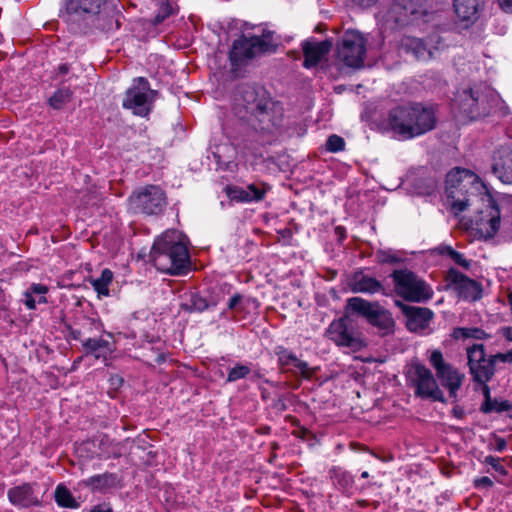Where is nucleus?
Wrapping results in <instances>:
<instances>
[{"label": "nucleus", "mask_w": 512, "mask_h": 512, "mask_svg": "<svg viewBox=\"0 0 512 512\" xmlns=\"http://www.w3.org/2000/svg\"><path fill=\"white\" fill-rule=\"evenodd\" d=\"M489 382H485L484 384H474V390H480L482 392V395L484 397V401L482 402L480 406V411L482 410H489L490 409V403L492 402L491 397V389L488 385Z\"/></svg>", "instance_id": "44"}, {"label": "nucleus", "mask_w": 512, "mask_h": 512, "mask_svg": "<svg viewBox=\"0 0 512 512\" xmlns=\"http://www.w3.org/2000/svg\"><path fill=\"white\" fill-rule=\"evenodd\" d=\"M468 174V171L465 169L454 168L452 169L446 176V196L447 198H454L456 196V192L467 193V183L462 178L463 175Z\"/></svg>", "instance_id": "25"}, {"label": "nucleus", "mask_w": 512, "mask_h": 512, "mask_svg": "<svg viewBox=\"0 0 512 512\" xmlns=\"http://www.w3.org/2000/svg\"><path fill=\"white\" fill-rule=\"evenodd\" d=\"M365 54V39L358 31L354 30V70L363 67Z\"/></svg>", "instance_id": "33"}, {"label": "nucleus", "mask_w": 512, "mask_h": 512, "mask_svg": "<svg viewBox=\"0 0 512 512\" xmlns=\"http://www.w3.org/2000/svg\"><path fill=\"white\" fill-rule=\"evenodd\" d=\"M467 366L473 384H484L490 382L497 372L493 360L486 354L485 346L481 343H474L466 348Z\"/></svg>", "instance_id": "10"}, {"label": "nucleus", "mask_w": 512, "mask_h": 512, "mask_svg": "<svg viewBox=\"0 0 512 512\" xmlns=\"http://www.w3.org/2000/svg\"><path fill=\"white\" fill-rule=\"evenodd\" d=\"M72 94L69 87H61L50 97L49 103L54 109H61L71 100Z\"/></svg>", "instance_id": "35"}, {"label": "nucleus", "mask_w": 512, "mask_h": 512, "mask_svg": "<svg viewBox=\"0 0 512 512\" xmlns=\"http://www.w3.org/2000/svg\"><path fill=\"white\" fill-rule=\"evenodd\" d=\"M218 302V299L213 296L205 297L199 293H191L183 308L190 313H202L215 308Z\"/></svg>", "instance_id": "26"}, {"label": "nucleus", "mask_w": 512, "mask_h": 512, "mask_svg": "<svg viewBox=\"0 0 512 512\" xmlns=\"http://www.w3.org/2000/svg\"><path fill=\"white\" fill-rule=\"evenodd\" d=\"M275 354L278 357L279 365L283 368H295V373L301 374L304 378H310L313 371L310 369L309 364L305 361L298 359L295 353L288 350L283 346L275 348Z\"/></svg>", "instance_id": "22"}, {"label": "nucleus", "mask_w": 512, "mask_h": 512, "mask_svg": "<svg viewBox=\"0 0 512 512\" xmlns=\"http://www.w3.org/2000/svg\"><path fill=\"white\" fill-rule=\"evenodd\" d=\"M251 369L247 365L237 364L235 367L231 368L228 372L227 382H235L240 379L245 378Z\"/></svg>", "instance_id": "42"}, {"label": "nucleus", "mask_w": 512, "mask_h": 512, "mask_svg": "<svg viewBox=\"0 0 512 512\" xmlns=\"http://www.w3.org/2000/svg\"><path fill=\"white\" fill-rule=\"evenodd\" d=\"M82 346L86 354H91L95 358H106L112 352V345L108 340L102 338H87Z\"/></svg>", "instance_id": "29"}, {"label": "nucleus", "mask_w": 512, "mask_h": 512, "mask_svg": "<svg viewBox=\"0 0 512 512\" xmlns=\"http://www.w3.org/2000/svg\"><path fill=\"white\" fill-rule=\"evenodd\" d=\"M494 485L493 481L488 476H482L473 480V486L477 490H488Z\"/></svg>", "instance_id": "48"}, {"label": "nucleus", "mask_w": 512, "mask_h": 512, "mask_svg": "<svg viewBox=\"0 0 512 512\" xmlns=\"http://www.w3.org/2000/svg\"><path fill=\"white\" fill-rule=\"evenodd\" d=\"M128 202L129 209L133 212L157 215L166 206V196L160 187L148 185L133 192Z\"/></svg>", "instance_id": "9"}, {"label": "nucleus", "mask_w": 512, "mask_h": 512, "mask_svg": "<svg viewBox=\"0 0 512 512\" xmlns=\"http://www.w3.org/2000/svg\"><path fill=\"white\" fill-rule=\"evenodd\" d=\"M258 145H259L258 140H255L254 142H249V141L244 140V142H243V148L247 149L251 152H254L255 150H257Z\"/></svg>", "instance_id": "60"}, {"label": "nucleus", "mask_w": 512, "mask_h": 512, "mask_svg": "<svg viewBox=\"0 0 512 512\" xmlns=\"http://www.w3.org/2000/svg\"><path fill=\"white\" fill-rule=\"evenodd\" d=\"M489 407H490L489 410L485 409V410H482L481 412L484 414H490L493 412H496V413L507 412L508 417L512 419V403H510V401L493 398Z\"/></svg>", "instance_id": "38"}, {"label": "nucleus", "mask_w": 512, "mask_h": 512, "mask_svg": "<svg viewBox=\"0 0 512 512\" xmlns=\"http://www.w3.org/2000/svg\"><path fill=\"white\" fill-rule=\"evenodd\" d=\"M231 105L234 115L256 131L273 133L282 126L283 106L262 86L238 85Z\"/></svg>", "instance_id": "1"}, {"label": "nucleus", "mask_w": 512, "mask_h": 512, "mask_svg": "<svg viewBox=\"0 0 512 512\" xmlns=\"http://www.w3.org/2000/svg\"><path fill=\"white\" fill-rule=\"evenodd\" d=\"M449 258L466 270H469L471 267V260L466 259L462 253L456 250Z\"/></svg>", "instance_id": "49"}, {"label": "nucleus", "mask_w": 512, "mask_h": 512, "mask_svg": "<svg viewBox=\"0 0 512 512\" xmlns=\"http://www.w3.org/2000/svg\"><path fill=\"white\" fill-rule=\"evenodd\" d=\"M492 171L498 179L505 183H512V149L507 146L500 147L494 154Z\"/></svg>", "instance_id": "21"}, {"label": "nucleus", "mask_w": 512, "mask_h": 512, "mask_svg": "<svg viewBox=\"0 0 512 512\" xmlns=\"http://www.w3.org/2000/svg\"><path fill=\"white\" fill-rule=\"evenodd\" d=\"M451 412H452L453 416L458 419H463L465 417V411L459 405L454 406Z\"/></svg>", "instance_id": "58"}, {"label": "nucleus", "mask_w": 512, "mask_h": 512, "mask_svg": "<svg viewBox=\"0 0 512 512\" xmlns=\"http://www.w3.org/2000/svg\"><path fill=\"white\" fill-rule=\"evenodd\" d=\"M27 290L33 295H45L48 292V287L43 284H32Z\"/></svg>", "instance_id": "54"}, {"label": "nucleus", "mask_w": 512, "mask_h": 512, "mask_svg": "<svg viewBox=\"0 0 512 512\" xmlns=\"http://www.w3.org/2000/svg\"><path fill=\"white\" fill-rule=\"evenodd\" d=\"M499 101V95L491 89L468 88L456 94L453 109L473 121L495 112Z\"/></svg>", "instance_id": "4"}, {"label": "nucleus", "mask_w": 512, "mask_h": 512, "mask_svg": "<svg viewBox=\"0 0 512 512\" xmlns=\"http://www.w3.org/2000/svg\"><path fill=\"white\" fill-rule=\"evenodd\" d=\"M88 281L97 292L99 298L107 297L109 296V285L113 281V272L105 268L98 278H90Z\"/></svg>", "instance_id": "31"}, {"label": "nucleus", "mask_w": 512, "mask_h": 512, "mask_svg": "<svg viewBox=\"0 0 512 512\" xmlns=\"http://www.w3.org/2000/svg\"><path fill=\"white\" fill-rule=\"evenodd\" d=\"M378 0H354V4L358 5L361 8H370L374 6Z\"/></svg>", "instance_id": "56"}, {"label": "nucleus", "mask_w": 512, "mask_h": 512, "mask_svg": "<svg viewBox=\"0 0 512 512\" xmlns=\"http://www.w3.org/2000/svg\"><path fill=\"white\" fill-rule=\"evenodd\" d=\"M399 294L408 301L425 302L432 298L433 291L425 281L418 279L414 272L402 269L391 274Z\"/></svg>", "instance_id": "7"}, {"label": "nucleus", "mask_w": 512, "mask_h": 512, "mask_svg": "<svg viewBox=\"0 0 512 512\" xmlns=\"http://www.w3.org/2000/svg\"><path fill=\"white\" fill-rule=\"evenodd\" d=\"M55 501L60 507L77 509L79 503L72 496L71 492L63 485H58L55 490Z\"/></svg>", "instance_id": "34"}, {"label": "nucleus", "mask_w": 512, "mask_h": 512, "mask_svg": "<svg viewBox=\"0 0 512 512\" xmlns=\"http://www.w3.org/2000/svg\"><path fill=\"white\" fill-rule=\"evenodd\" d=\"M382 290L383 286L376 278L354 272V293L361 292L374 294Z\"/></svg>", "instance_id": "30"}, {"label": "nucleus", "mask_w": 512, "mask_h": 512, "mask_svg": "<svg viewBox=\"0 0 512 512\" xmlns=\"http://www.w3.org/2000/svg\"><path fill=\"white\" fill-rule=\"evenodd\" d=\"M411 386L415 388V395L423 399L445 402L444 394L439 388L430 369L422 363H415L408 372Z\"/></svg>", "instance_id": "11"}, {"label": "nucleus", "mask_w": 512, "mask_h": 512, "mask_svg": "<svg viewBox=\"0 0 512 512\" xmlns=\"http://www.w3.org/2000/svg\"><path fill=\"white\" fill-rule=\"evenodd\" d=\"M467 193H461L456 192V196L454 198H448L451 200V212L454 215H459L461 212H463L468 206H469V199L466 197Z\"/></svg>", "instance_id": "40"}, {"label": "nucleus", "mask_w": 512, "mask_h": 512, "mask_svg": "<svg viewBox=\"0 0 512 512\" xmlns=\"http://www.w3.org/2000/svg\"><path fill=\"white\" fill-rule=\"evenodd\" d=\"M345 148V141L342 137L333 134L330 135L326 141V149L331 153H337Z\"/></svg>", "instance_id": "43"}, {"label": "nucleus", "mask_w": 512, "mask_h": 512, "mask_svg": "<svg viewBox=\"0 0 512 512\" xmlns=\"http://www.w3.org/2000/svg\"><path fill=\"white\" fill-rule=\"evenodd\" d=\"M437 250L440 255L448 257H450L455 252V249L449 245H441L437 248Z\"/></svg>", "instance_id": "55"}, {"label": "nucleus", "mask_w": 512, "mask_h": 512, "mask_svg": "<svg viewBox=\"0 0 512 512\" xmlns=\"http://www.w3.org/2000/svg\"><path fill=\"white\" fill-rule=\"evenodd\" d=\"M212 156L217 163L218 167H222L227 164V161L223 160L220 153L219 148H217V151H212Z\"/></svg>", "instance_id": "59"}, {"label": "nucleus", "mask_w": 512, "mask_h": 512, "mask_svg": "<svg viewBox=\"0 0 512 512\" xmlns=\"http://www.w3.org/2000/svg\"><path fill=\"white\" fill-rule=\"evenodd\" d=\"M333 42L330 39L317 41L315 39H307L302 42L304 61L303 66L306 69L316 67L324 60L331 51Z\"/></svg>", "instance_id": "19"}, {"label": "nucleus", "mask_w": 512, "mask_h": 512, "mask_svg": "<svg viewBox=\"0 0 512 512\" xmlns=\"http://www.w3.org/2000/svg\"><path fill=\"white\" fill-rule=\"evenodd\" d=\"M159 9L153 19V24H161L167 17L173 13L172 6L168 0H158Z\"/></svg>", "instance_id": "41"}, {"label": "nucleus", "mask_w": 512, "mask_h": 512, "mask_svg": "<svg viewBox=\"0 0 512 512\" xmlns=\"http://www.w3.org/2000/svg\"><path fill=\"white\" fill-rule=\"evenodd\" d=\"M377 259L380 263L396 264L400 258L391 250H380L377 253Z\"/></svg>", "instance_id": "46"}, {"label": "nucleus", "mask_w": 512, "mask_h": 512, "mask_svg": "<svg viewBox=\"0 0 512 512\" xmlns=\"http://www.w3.org/2000/svg\"><path fill=\"white\" fill-rule=\"evenodd\" d=\"M414 187L420 194L431 195L436 190L437 181L431 176L420 177L415 180Z\"/></svg>", "instance_id": "37"}, {"label": "nucleus", "mask_w": 512, "mask_h": 512, "mask_svg": "<svg viewBox=\"0 0 512 512\" xmlns=\"http://www.w3.org/2000/svg\"><path fill=\"white\" fill-rule=\"evenodd\" d=\"M336 65L339 70L349 72L352 69V32L347 29L336 44Z\"/></svg>", "instance_id": "23"}, {"label": "nucleus", "mask_w": 512, "mask_h": 512, "mask_svg": "<svg viewBox=\"0 0 512 512\" xmlns=\"http://www.w3.org/2000/svg\"><path fill=\"white\" fill-rule=\"evenodd\" d=\"M489 358L493 360L494 367H497V363H512V349L507 352H498L496 354L489 355Z\"/></svg>", "instance_id": "47"}, {"label": "nucleus", "mask_w": 512, "mask_h": 512, "mask_svg": "<svg viewBox=\"0 0 512 512\" xmlns=\"http://www.w3.org/2000/svg\"><path fill=\"white\" fill-rule=\"evenodd\" d=\"M267 189L268 187L263 183H252L245 187L250 202L262 200Z\"/></svg>", "instance_id": "39"}, {"label": "nucleus", "mask_w": 512, "mask_h": 512, "mask_svg": "<svg viewBox=\"0 0 512 512\" xmlns=\"http://www.w3.org/2000/svg\"><path fill=\"white\" fill-rule=\"evenodd\" d=\"M331 474L333 483L344 492H349L352 481L351 475L348 472L341 470V468H333L331 470Z\"/></svg>", "instance_id": "36"}, {"label": "nucleus", "mask_w": 512, "mask_h": 512, "mask_svg": "<svg viewBox=\"0 0 512 512\" xmlns=\"http://www.w3.org/2000/svg\"><path fill=\"white\" fill-rule=\"evenodd\" d=\"M436 125L435 108L416 101L394 106L377 123L380 131L391 133L395 139L401 141L421 137L434 130Z\"/></svg>", "instance_id": "2"}, {"label": "nucleus", "mask_w": 512, "mask_h": 512, "mask_svg": "<svg viewBox=\"0 0 512 512\" xmlns=\"http://www.w3.org/2000/svg\"><path fill=\"white\" fill-rule=\"evenodd\" d=\"M452 337L456 340L469 338L483 340L489 338V335L478 327H457L453 330Z\"/></svg>", "instance_id": "32"}, {"label": "nucleus", "mask_w": 512, "mask_h": 512, "mask_svg": "<svg viewBox=\"0 0 512 512\" xmlns=\"http://www.w3.org/2000/svg\"><path fill=\"white\" fill-rule=\"evenodd\" d=\"M242 299H243V296L241 294H239V293L234 294L229 299V301L227 303V308L229 310H236V309L242 310L243 309L241 307Z\"/></svg>", "instance_id": "50"}, {"label": "nucleus", "mask_w": 512, "mask_h": 512, "mask_svg": "<svg viewBox=\"0 0 512 512\" xmlns=\"http://www.w3.org/2000/svg\"><path fill=\"white\" fill-rule=\"evenodd\" d=\"M483 463L488 464L493 470L498 472L502 476L508 475V470L500 464V459L492 455H488L484 458Z\"/></svg>", "instance_id": "45"}, {"label": "nucleus", "mask_w": 512, "mask_h": 512, "mask_svg": "<svg viewBox=\"0 0 512 512\" xmlns=\"http://www.w3.org/2000/svg\"><path fill=\"white\" fill-rule=\"evenodd\" d=\"M69 72V66L67 64H61L59 65L57 69V76L65 75Z\"/></svg>", "instance_id": "63"}, {"label": "nucleus", "mask_w": 512, "mask_h": 512, "mask_svg": "<svg viewBox=\"0 0 512 512\" xmlns=\"http://www.w3.org/2000/svg\"><path fill=\"white\" fill-rule=\"evenodd\" d=\"M107 0H67L61 10V17L72 29L83 31L88 21L97 15Z\"/></svg>", "instance_id": "5"}, {"label": "nucleus", "mask_w": 512, "mask_h": 512, "mask_svg": "<svg viewBox=\"0 0 512 512\" xmlns=\"http://www.w3.org/2000/svg\"><path fill=\"white\" fill-rule=\"evenodd\" d=\"M501 333L506 340L512 342V326H506L501 328Z\"/></svg>", "instance_id": "61"}, {"label": "nucleus", "mask_w": 512, "mask_h": 512, "mask_svg": "<svg viewBox=\"0 0 512 512\" xmlns=\"http://www.w3.org/2000/svg\"><path fill=\"white\" fill-rule=\"evenodd\" d=\"M90 512H112V508L106 504L95 506Z\"/></svg>", "instance_id": "62"}, {"label": "nucleus", "mask_w": 512, "mask_h": 512, "mask_svg": "<svg viewBox=\"0 0 512 512\" xmlns=\"http://www.w3.org/2000/svg\"><path fill=\"white\" fill-rule=\"evenodd\" d=\"M118 483V475L108 472L91 476L83 481V484L86 487H89L94 491H106L108 489L117 487Z\"/></svg>", "instance_id": "28"}, {"label": "nucleus", "mask_w": 512, "mask_h": 512, "mask_svg": "<svg viewBox=\"0 0 512 512\" xmlns=\"http://www.w3.org/2000/svg\"><path fill=\"white\" fill-rule=\"evenodd\" d=\"M231 198L240 202H250L245 188H235L231 191Z\"/></svg>", "instance_id": "51"}, {"label": "nucleus", "mask_w": 512, "mask_h": 512, "mask_svg": "<svg viewBox=\"0 0 512 512\" xmlns=\"http://www.w3.org/2000/svg\"><path fill=\"white\" fill-rule=\"evenodd\" d=\"M10 503L19 508H30L40 506L41 499L35 491V485L24 483L10 488L7 492Z\"/></svg>", "instance_id": "20"}, {"label": "nucleus", "mask_w": 512, "mask_h": 512, "mask_svg": "<svg viewBox=\"0 0 512 512\" xmlns=\"http://www.w3.org/2000/svg\"><path fill=\"white\" fill-rule=\"evenodd\" d=\"M354 314L365 318L383 336L394 332L395 321L392 314L380 306L378 302H370L360 297H354Z\"/></svg>", "instance_id": "8"}, {"label": "nucleus", "mask_w": 512, "mask_h": 512, "mask_svg": "<svg viewBox=\"0 0 512 512\" xmlns=\"http://www.w3.org/2000/svg\"><path fill=\"white\" fill-rule=\"evenodd\" d=\"M156 94L157 91L150 88L146 78L138 77L126 91L122 105L131 110L133 114L145 117L151 112Z\"/></svg>", "instance_id": "6"}, {"label": "nucleus", "mask_w": 512, "mask_h": 512, "mask_svg": "<svg viewBox=\"0 0 512 512\" xmlns=\"http://www.w3.org/2000/svg\"><path fill=\"white\" fill-rule=\"evenodd\" d=\"M501 9L506 13H512V0H498Z\"/></svg>", "instance_id": "57"}, {"label": "nucleus", "mask_w": 512, "mask_h": 512, "mask_svg": "<svg viewBox=\"0 0 512 512\" xmlns=\"http://www.w3.org/2000/svg\"><path fill=\"white\" fill-rule=\"evenodd\" d=\"M395 303L401 309L405 317L406 328L410 332H421L429 327L434 317V312L431 309L408 305L401 301H396Z\"/></svg>", "instance_id": "18"}, {"label": "nucleus", "mask_w": 512, "mask_h": 512, "mask_svg": "<svg viewBox=\"0 0 512 512\" xmlns=\"http://www.w3.org/2000/svg\"><path fill=\"white\" fill-rule=\"evenodd\" d=\"M154 266L170 275L184 274L190 264L186 237L178 230H167L159 236L150 252Z\"/></svg>", "instance_id": "3"}, {"label": "nucleus", "mask_w": 512, "mask_h": 512, "mask_svg": "<svg viewBox=\"0 0 512 512\" xmlns=\"http://www.w3.org/2000/svg\"><path fill=\"white\" fill-rule=\"evenodd\" d=\"M454 11L461 21L475 22L479 18L484 0H454Z\"/></svg>", "instance_id": "24"}, {"label": "nucleus", "mask_w": 512, "mask_h": 512, "mask_svg": "<svg viewBox=\"0 0 512 512\" xmlns=\"http://www.w3.org/2000/svg\"><path fill=\"white\" fill-rule=\"evenodd\" d=\"M487 204L470 220V228L483 239L493 238L500 228L501 212L496 200L490 195L486 198Z\"/></svg>", "instance_id": "12"}, {"label": "nucleus", "mask_w": 512, "mask_h": 512, "mask_svg": "<svg viewBox=\"0 0 512 512\" xmlns=\"http://www.w3.org/2000/svg\"><path fill=\"white\" fill-rule=\"evenodd\" d=\"M402 47L407 53H411L415 59L426 61L432 58V51L420 38L406 37L402 41Z\"/></svg>", "instance_id": "27"}, {"label": "nucleus", "mask_w": 512, "mask_h": 512, "mask_svg": "<svg viewBox=\"0 0 512 512\" xmlns=\"http://www.w3.org/2000/svg\"><path fill=\"white\" fill-rule=\"evenodd\" d=\"M495 445L491 449L497 452H503L507 447V442L504 438L497 436L496 434H492Z\"/></svg>", "instance_id": "52"}, {"label": "nucleus", "mask_w": 512, "mask_h": 512, "mask_svg": "<svg viewBox=\"0 0 512 512\" xmlns=\"http://www.w3.org/2000/svg\"><path fill=\"white\" fill-rule=\"evenodd\" d=\"M431 366L435 369L436 377L441 385L448 389L451 398H457V392L461 388L465 375L461 373L454 365L444 360L440 350H433L429 357Z\"/></svg>", "instance_id": "13"}, {"label": "nucleus", "mask_w": 512, "mask_h": 512, "mask_svg": "<svg viewBox=\"0 0 512 512\" xmlns=\"http://www.w3.org/2000/svg\"><path fill=\"white\" fill-rule=\"evenodd\" d=\"M24 297H25V300H24L25 306L30 310H34L36 308V303H37V300L35 299L34 295L30 291L26 290L24 292Z\"/></svg>", "instance_id": "53"}, {"label": "nucleus", "mask_w": 512, "mask_h": 512, "mask_svg": "<svg viewBox=\"0 0 512 512\" xmlns=\"http://www.w3.org/2000/svg\"><path fill=\"white\" fill-rule=\"evenodd\" d=\"M268 49L267 42L259 36H242L233 42L229 58L233 66L252 59L258 52Z\"/></svg>", "instance_id": "16"}, {"label": "nucleus", "mask_w": 512, "mask_h": 512, "mask_svg": "<svg viewBox=\"0 0 512 512\" xmlns=\"http://www.w3.org/2000/svg\"><path fill=\"white\" fill-rule=\"evenodd\" d=\"M352 308V297L346 300V313L334 320L326 330L327 337L339 347L349 348L352 345V320L349 310Z\"/></svg>", "instance_id": "17"}, {"label": "nucleus", "mask_w": 512, "mask_h": 512, "mask_svg": "<svg viewBox=\"0 0 512 512\" xmlns=\"http://www.w3.org/2000/svg\"><path fill=\"white\" fill-rule=\"evenodd\" d=\"M389 14L399 26H405L427 17L429 11L424 0H395Z\"/></svg>", "instance_id": "14"}, {"label": "nucleus", "mask_w": 512, "mask_h": 512, "mask_svg": "<svg viewBox=\"0 0 512 512\" xmlns=\"http://www.w3.org/2000/svg\"><path fill=\"white\" fill-rule=\"evenodd\" d=\"M445 281L464 300L477 301L482 298L483 289L481 283L469 278L454 267L448 269Z\"/></svg>", "instance_id": "15"}, {"label": "nucleus", "mask_w": 512, "mask_h": 512, "mask_svg": "<svg viewBox=\"0 0 512 512\" xmlns=\"http://www.w3.org/2000/svg\"><path fill=\"white\" fill-rule=\"evenodd\" d=\"M372 487L371 483H362L358 484L356 486V489L359 490L361 493H364L367 489H370Z\"/></svg>", "instance_id": "64"}]
</instances>
